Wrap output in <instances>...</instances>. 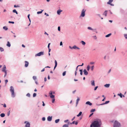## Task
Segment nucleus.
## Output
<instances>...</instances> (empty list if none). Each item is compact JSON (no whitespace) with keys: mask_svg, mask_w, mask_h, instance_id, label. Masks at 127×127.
Returning a JSON list of instances; mask_svg holds the SVG:
<instances>
[{"mask_svg":"<svg viewBox=\"0 0 127 127\" xmlns=\"http://www.w3.org/2000/svg\"><path fill=\"white\" fill-rule=\"evenodd\" d=\"M81 43H82V44L83 45H84L86 44L85 42H84V41H81Z\"/></svg>","mask_w":127,"mask_h":127,"instance_id":"nucleus-25","label":"nucleus"},{"mask_svg":"<svg viewBox=\"0 0 127 127\" xmlns=\"http://www.w3.org/2000/svg\"><path fill=\"white\" fill-rule=\"evenodd\" d=\"M14 7H19L20 6L19 5H14Z\"/></svg>","mask_w":127,"mask_h":127,"instance_id":"nucleus-43","label":"nucleus"},{"mask_svg":"<svg viewBox=\"0 0 127 127\" xmlns=\"http://www.w3.org/2000/svg\"><path fill=\"white\" fill-rule=\"evenodd\" d=\"M86 11V10H85L84 9H82V12L81 13L80 15V16L82 17H84L85 16V12Z\"/></svg>","mask_w":127,"mask_h":127,"instance_id":"nucleus-4","label":"nucleus"},{"mask_svg":"<svg viewBox=\"0 0 127 127\" xmlns=\"http://www.w3.org/2000/svg\"><path fill=\"white\" fill-rule=\"evenodd\" d=\"M114 127H121L120 124L118 122L116 121L114 123Z\"/></svg>","mask_w":127,"mask_h":127,"instance_id":"nucleus-3","label":"nucleus"},{"mask_svg":"<svg viewBox=\"0 0 127 127\" xmlns=\"http://www.w3.org/2000/svg\"><path fill=\"white\" fill-rule=\"evenodd\" d=\"M60 46L62 45H63V43L62 41L60 43Z\"/></svg>","mask_w":127,"mask_h":127,"instance_id":"nucleus-56","label":"nucleus"},{"mask_svg":"<svg viewBox=\"0 0 127 127\" xmlns=\"http://www.w3.org/2000/svg\"><path fill=\"white\" fill-rule=\"evenodd\" d=\"M88 29L89 30H93V29L92 28L90 27H88Z\"/></svg>","mask_w":127,"mask_h":127,"instance_id":"nucleus-45","label":"nucleus"},{"mask_svg":"<svg viewBox=\"0 0 127 127\" xmlns=\"http://www.w3.org/2000/svg\"><path fill=\"white\" fill-rule=\"evenodd\" d=\"M109 101H106L105 103H103V104H100V105H103V104H107L108 103H109Z\"/></svg>","mask_w":127,"mask_h":127,"instance_id":"nucleus-22","label":"nucleus"},{"mask_svg":"<svg viewBox=\"0 0 127 127\" xmlns=\"http://www.w3.org/2000/svg\"><path fill=\"white\" fill-rule=\"evenodd\" d=\"M30 14H29L28 16V18L29 19H30Z\"/></svg>","mask_w":127,"mask_h":127,"instance_id":"nucleus-63","label":"nucleus"},{"mask_svg":"<svg viewBox=\"0 0 127 127\" xmlns=\"http://www.w3.org/2000/svg\"><path fill=\"white\" fill-rule=\"evenodd\" d=\"M93 114V113L92 114H91L89 116V117H91L92 116V115Z\"/></svg>","mask_w":127,"mask_h":127,"instance_id":"nucleus-61","label":"nucleus"},{"mask_svg":"<svg viewBox=\"0 0 127 127\" xmlns=\"http://www.w3.org/2000/svg\"><path fill=\"white\" fill-rule=\"evenodd\" d=\"M4 73H5V74L4 75V77H5L6 76V75L7 74V72H5Z\"/></svg>","mask_w":127,"mask_h":127,"instance_id":"nucleus-57","label":"nucleus"},{"mask_svg":"<svg viewBox=\"0 0 127 127\" xmlns=\"http://www.w3.org/2000/svg\"><path fill=\"white\" fill-rule=\"evenodd\" d=\"M75 117H73V118L72 119H71V121H73V120H74V119H75Z\"/></svg>","mask_w":127,"mask_h":127,"instance_id":"nucleus-60","label":"nucleus"},{"mask_svg":"<svg viewBox=\"0 0 127 127\" xmlns=\"http://www.w3.org/2000/svg\"><path fill=\"white\" fill-rule=\"evenodd\" d=\"M8 22L9 23H11L12 24H14V22L10 21H9Z\"/></svg>","mask_w":127,"mask_h":127,"instance_id":"nucleus-44","label":"nucleus"},{"mask_svg":"<svg viewBox=\"0 0 127 127\" xmlns=\"http://www.w3.org/2000/svg\"><path fill=\"white\" fill-rule=\"evenodd\" d=\"M10 91L11 93V96L12 97H14L15 96V94L14 93V90L13 87L12 86L10 87Z\"/></svg>","mask_w":127,"mask_h":127,"instance_id":"nucleus-2","label":"nucleus"},{"mask_svg":"<svg viewBox=\"0 0 127 127\" xmlns=\"http://www.w3.org/2000/svg\"><path fill=\"white\" fill-rule=\"evenodd\" d=\"M98 86H96V87L95 88V89H94V90H95V91L97 89V88H98Z\"/></svg>","mask_w":127,"mask_h":127,"instance_id":"nucleus-51","label":"nucleus"},{"mask_svg":"<svg viewBox=\"0 0 127 127\" xmlns=\"http://www.w3.org/2000/svg\"><path fill=\"white\" fill-rule=\"evenodd\" d=\"M50 97L51 98H54L55 96L52 95H50Z\"/></svg>","mask_w":127,"mask_h":127,"instance_id":"nucleus-34","label":"nucleus"},{"mask_svg":"<svg viewBox=\"0 0 127 127\" xmlns=\"http://www.w3.org/2000/svg\"><path fill=\"white\" fill-rule=\"evenodd\" d=\"M66 71H65L63 73V76H64L66 74Z\"/></svg>","mask_w":127,"mask_h":127,"instance_id":"nucleus-35","label":"nucleus"},{"mask_svg":"<svg viewBox=\"0 0 127 127\" xmlns=\"http://www.w3.org/2000/svg\"><path fill=\"white\" fill-rule=\"evenodd\" d=\"M80 100V98L79 97H77V99L76 100V106H77V105L78 104V102Z\"/></svg>","mask_w":127,"mask_h":127,"instance_id":"nucleus-17","label":"nucleus"},{"mask_svg":"<svg viewBox=\"0 0 127 127\" xmlns=\"http://www.w3.org/2000/svg\"><path fill=\"white\" fill-rule=\"evenodd\" d=\"M24 123L26 124L25 127H30V124L29 122L26 121Z\"/></svg>","mask_w":127,"mask_h":127,"instance_id":"nucleus-6","label":"nucleus"},{"mask_svg":"<svg viewBox=\"0 0 127 127\" xmlns=\"http://www.w3.org/2000/svg\"><path fill=\"white\" fill-rule=\"evenodd\" d=\"M43 11V10H42V11H38V12H37V13L38 14L41 13H42V12Z\"/></svg>","mask_w":127,"mask_h":127,"instance_id":"nucleus-26","label":"nucleus"},{"mask_svg":"<svg viewBox=\"0 0 127 127\" xmlns=\"http://www.w3.org/2000/svg\"><path fill=\"white\" fill-rule=\"evenodd\" d=\"M101 122L100 120L94 121L91 125V127H100Z\"/></svg>","mask_w":127,"mask_h":127,"instance_id":"nucleus-1","label":"nucleus"},{"mask_svg":"<svg viewBox=\"0 0 127 127\" xmlns=\"http://www.w3.org/2000/svg\"><path fill=\"white\" fill-rule=\"evenodd\" d=\"M107 11H105L103 13V15H104L105 16H107Z\"/></svg>","mask_w":127,"mask_h":127,"instance_id":"nucleus-18","label":"nucleus"},{"mask_svg":"<svg viewBox=\"0 0 127 127\" xmlns=\"http://www.w3.org/2000/svg\"><path fill=\"white\" fill-rule=\"evenodd\" d=\"M52 119V117L50 116H48L47 118V120L48 121H51Z\"/></svg>","mask_w":127,"mask_h":127,"instance_id":"nucleus-12","label":"nucleus"},{"mask_svg":"<svg viewBox=\"0 0 127 127\" xmlns=\"http://www.w3.org/2000/svg\"><path fill=\"white\" fill-rule=\"evenodd\" d=\"M86 104H88L90 106H91L92 105V103L90 102V101H88L86 102Z\"/></svg>","mask_w":127,"mask_h":127,"instance_id":"nucleus-13","label":"nucleus"},{"mask_svg":"<svg viewBox=\"0 0 127 127\" xmlns=\"http://www.w3.org/2000/svg\"><path fill=\"white\" fill-rule=\"evenodd\" d=\"M83 72H84V74L85 75H87L88 74V72L85 69L84 70Z\"/></svg>","mask_w":127,"mask_h":127,"instance_id":"nucleus-10","label":"nucleus"},{"mask_svg":"<svg viewBox=\"0 0 127 127\" xmlns=\"http://www.w3.org/2000/svg\"><path fill=\"white\" fill-rule=\"evenodd\" d=\"M13 12L14 13H16V14H18V12H17L16 11V10L15 9L13 10Z\"/></svg>","mask_w":127,"mask_h":127,"instance_id":"nucleus-32","label":"nucleus"},{"mask_svg":"<svg viewBox=\"0 0 127 127\" xmlns=\"http://www.w3.org/2000/svg\"><path fill=\"white\" fill-rule=\"evenodd\" d=\"M8 82V80H5V82L6 84Z\"/></svg>","mask_w":127,"mask_h":127,"instance_id":"nucleus-59","label":"nucleus"},{"mask_svg":"<svg viewBox=\"0 0 127 127\" xmlns=\"http://www.w3.org/2000/svg\"><path fill=\"white\" fill-rule=\"evenodd\" d=\"M91 84L93 86H95V81L94 80L92 81H91Z\"/></svg>","mask_w":127,"mask_h":127,"instance_id":"nucleus-16","label":"nucleus"},{"mask_svg":"<svg viewBox=\"0 0 127 127\" xmlns=\"http://www.w3.org/2000/svg\"><path fill=\"white\" fill-rule=\"evenodd\" d=\"M69 124H64L63 125L62 127H68Z\"/></svg>","mask_w":127,"mask_h":127,"instance_id":"nucleus-23","label":"nucleus"},{"mask_svg":"<svg viewBox=\"0 0 127 127\" xmlns=\"http://www.w3.org/2000/svg\"><path fill=\"white\" fill-rule=\"evenodd\" d=\"M55 99L54 98H53V99L52 101V103H54V102H55Z\"/></svg>","mask_w":127,"mask_h":127,"instance_id":"nucleus-42","label":"nucleus"},{"mask_svg":"<svg viewBox=\"0 0 127 127\" xmlns=\"http://www.w3.org/2000/svg\"><path fill=\"white\" fill-rule=\"evenodd\" d=\"M45 70L44 68H43L41 70V72H43Z\"/></svg>","mask_w":127,"mask_h":127,"instance_id":"nucleus-62","label":"nucleus"},{"mask_svg":"<svg viewBox=\"0 0 127 127\" xmlns=\"http://www.w3.org/2000/svg\"><path fill=\"white\" fill-rule=\"evenodd\" d=\"M68 122V120H65L64 121V122H65V123H66L67 122Z\"/></svg>","mask_w":127,"mask_h":127,"instance_id":"nucleus-52","label":"nucleus"},{"mask_svg":"<svg viewBox=\"0 0 127 127\" xmlns=\"http://www.w3.org/2000/svg\"><path fill=\"white\" fill-rule=\"evenodd\" d=\"M94 68V66L93 65L92 66L91 68V70L92 71H93Z\"/></svg>","mask_w":127,"mask_h":127,"instance_id":"nucleus-36","label":"nucleus"},{"mask_svg":"<svg viewBox=\"0 0 127 127\" xmlns=\"http://www.w3.org/2000/svg\"><path fill=\"white\" fill-rule=\"evenodd\" d=\"M110 86V84H106L104 85V86L106 88H108Z\"/></svg>","mask_w":127,"mask_h":127,"instance_id":"nucleus-15","label":"nucleus"},{"mask_svg":"<svg viewBox=\"0 0 127 127\" xmlns=\"http://www.w3.org/2000/svg\"><path fill=\"white\" fill-rule=\"evenodd\" d=\"M62 11V10H58L57 11V14H58L60 15V13Z\"/></svg>","mask_w":127,"mask_h":127,"instance_id":"nucleus-19","label":"nucleus"},{"mask_svg":"<svg viewBox=\"0 0 127 127\" xmlns=\"http://www.w3.org/2000/svg\"><path fill=\"white\" fill-rule=\"evenodd\" d=\"M45 14L47 16H49V15L48 14L45 13Z\"/></svg>","mask_w":127,"mask_h":127,"instance_id":"nucleus-58","label":"nucleus"},{"mask_svg":"<svg viewBox=\"0 0 127 127\" xmlns=\"http://www.w3.org/2000/svg\"><path fill=\"white\" fill-rule=\"evenodd\" d=\"M45 117H43L42 118V120L43 121H44L45 120Z\"/></svg>","mask_w":127,"mask_h":127,"instance_id":"nucleus-54","label":"nucleus"},{"mask_svg":"<svg viewBox=\"0 0 127 127\" xmlns=\"http://www.w3.org/2000/svg\"><path fill=\"white\" fill-rule=\"evenodd\" d=\"M124 36L126 39H127V34H125Z\"/></svg>","mask_w":127,"mask_h":127,"instance_id":"nucleus-47","label":"nucleus"},{"mask_svg":"<svg viewBox=\"0 0 127 127\" xmlns=\"http://www.w3.org/2000/svg\"><path fill=\"white\" fill-rule=\"evenodd\" d=\"M22 47H24V48L25 47V45H23V44H22Z\"/></svg>","mask_w":127,"mask_h":127,"instance_id":"nucleus-64","label":"nucleus"},{"mask_svg":"<svg viewBox=\"0 0 127 127\" xmlns=\"http://www.w3.org/2000/svg\"><path fill=\"white\" fill-rule=\"evenodd\" d=\"M94 38L95 39H96L97 38L96 36H93Z\"/></svg>","mask_w":127,"mask_h":127,"instance_id":"nucleus-49","label":"nucleus"},{"mask_svg":"<svg viewBox=\"0 0 127 127\" xmlns=\"http://www.w3.org/2000/svg\"><path fill=\"white\" fill-rule=\"evenodd\" d=\"M0 50L1 52H3L4 51V49L3 48H2L1 47H0Z\"/></svg>","mask_w":127,"mask_h":127,"instance_id":"nucleus-33","label":"nucleus"},{"mask_svg":"<svg viewBox=\"0 0 127 127\" xmlns=\"http://www.w3.org/2000/svg\"><path fill=\"white\" fill-rule=\"evenodd\" d=\"M44 54V52H41L39 53L36 54L35 55V56H39L41 55H43Z\"/></svg>","mask_w":127,"mask_h":127,"instance_id":"nucleus-5","label":"nucleus"},{"mask_svg":"<svg viewBox=\"0 0 127 127\" xmlns=\"http://www.w3.org/2000/svg\"><path fill=\"white\" fill-rule=\"evenodd\" d=\"M5 114L4 113H2L0 114V116L2 117H4Z\"/></svg>","mask_w":127,"mask_h":127,"instance_id":"nucleus-21","label":"nucleus"},{"mask_svg":"<svg viewBox=\"0 0 127 127\" xmlns=\"http://www.w3.org/2000/svg\"><path fill=\"white\" fill-rule=\"evenodd\" d=\"M119 95L121 98H122V97L123 96L124 97H125V96L124 95H123L121 93H120V94H119Z\"/></svg>","mask_w":127,"mask_h":127,"instance_id":"nucleus-31","label":"nucleus"},{"mask_svg":"<svg viewBox=\"0 0 127 127\" xmlns=\"http://www.w3.org/2000/svg\"><path fill=\"white\" fill-rule=\"evenodd\" d=\"M3 29L6 30H7L8 29L6 27V26L3 27Z\"/></svg>","mask_w":127,"mask_h":127,"instance_id":"nucleus-30","label":"nucleus"},{"mask_svg":"<svg viewBox=\"0 0 127 127\" xmlns=\"http://www.w3.org/2000/svg\"><path fill=\"white\" fill-rule=\"evenodd\" d=\"M26 96L28 97H30V95L29 93H28L26 95Z\"/></svg>","mask_w":127,"mask_h":127,"instance_id":"nucleus-37","label":"nucleus"},{"mask_svg":"<svg viewBox=\"0 0 127 127\" xmlns=\"http://www.w3.org/2000/svg\"><path fill=\"white\" fill-rule=\"evenodd\" d=\"M33 78L34 80H35L36 79V77L35 76H33Z\"/></svg>","mask_w":127,"mask_h":127,"instance_id":"nucleus-38","label":"nucleus"},{"mask_svg":"<svg viewBox=\"0 0 127 127\" xmlns=\"http://www.w3.org/2000/svg\"><path fill=\"white\" fill-rule=\"evenodd\" d=\"M113 0H109V1L107 2L108 4L110 5L111 6H113L114 5L111 3L113 1Z\"/></svg>","mask_w":127,"mask_h":127,"instance_id":"nucleus-9","label":"nucleus"},{"mask_svg":"<svg viewBox=\"0 0 127 127\" xmlns=\"http://www.w3.org/2000/svg\"><path fill=\"white\" fill-rule=\"evenodd\" d=\"M55 65L54 67V69L56 68V67L57 65V62L56 60H55Z\"/></svg>","mask_w":127,"mask_h":127,"instance_id":"nucleus-14","label":"nucleus"},{"mask_svg":"<svg viewBox=\"0 0 127 127\" xmlns=\"http://www.w3.org/2000/svg\"><path fill=\"white\" fill-rule=\"evenodd\" d=\"M6 67L5 65H3V67L2 68V72H6L7 71L6 70Z\"/></svg>","mask_w":127,"mask_h":127,"instance_id":"nucleus-7","label":"nucleus"},{"mask_svg":"<svg viewBox=\"0 0 127 127\" xmlns=\"http://www.w3.org/2000/svg\"><path fill=\"white\" fill-rule=\"evenodd\" d=\"M3 106L4 107H6V104H4Z\"/></svg>","mask_w":127,"mask_h":127,"instance_id":"nucleus-55","label":"nucleus"},{"mask_svg":"<svg viewBox=\"0 0 127 127\" xmlns=\"http://www.w3.org/2000/svg\"><path fill=\"white\" fill-rule=\"evenodd\" d=\"M58 30L59 31H60V28L59 26L58 27Z\"/></svg>","mask_w":127,"mask_h":127,"instance_id":"nucleus-50","label":"nucleus"},{"mask_svg":"<svg viewBox=\"0 0 127 127\" xmlns=\"http://www.w3.org/2000/svg\"><path fill=\"white\" fill-rule=\"evenodd\" d=\"M49 94L50 95H52V91H50L49 93Z\"/></svg>","mask_w":127,"mask_h":127,"instance_id":"nucleus-48","label":"nucleus"},{"mask_svg":"<svg viewBox=\"0 0 127 127\" xmlns=\"http://www.w3.org/2000/svg\"><path fill=\"white\" fill-rule=\"evenodd\" d=\"M76 48L77 47L76 46H74L72 47V48L75 49H76Z\"/></svg>","mask_w":127,"mask_h":127,"instance_id":"nucleus-41","label":"nucleus"},{"mask_svg":"<svg viewBox=\"0 0 127 127\" xmlns=\"http://www.w3.org/2000/svg\"><path fill=\"white\" fill-rule=\"evenodd\" d=\"M82 114V112H80L77 115V117H79L80 116H81Z\"/></svg>","mask_w":127,"mask_h":127,"instance_id":"nucleus-24","label":"nucleus"},{"mask_svg":"<svg viewBox=\"0 0 127 127\" xmlns=\"http://www.w3.org/2000/svg\"><path fill=\"white\" fill-rule=\"evenodd\" d=\"M95 64V63L94 62H91L90 63V64Z\"/></svg>","mask_w":127,"mask_h":127,"instance_id":"nucleus-46","label":"nucleus"},{"mask_svg":"<svg viewBox=\"0 0 127 127\" xmlns=\"http://www.w3.org/2000/svg\"><path fill=\"white\" fill-rule=\"evenodd\" d=\"M95 111V109H92L91 110V112H92Z\"/></svg>","mask_w":127,"mask_h":127,"instance_id":"nucleus-39","label":"nucleus"},{"mask_svg":"<svg viewBox=\"0 0 127 127\" xmlns=\"http://www.w3.org/2000/svg\"><path fill=\"white\" fill-rule=\"evenodd\" d=\"M111 34V33H109L105 36L106 37H108L110 36Z\"/></svg>","mask_w":127,"mask_h":127,"instance_id":"nucleus-29","label":"nucleus"},{"mask_svg":"<svg viewBox=\"0 0 127 127\" xmlns=\"http://www.w3.org/2000/svg\"><path fill=\"white\" fill-rule=\"evenodd\" d=\"M36 94L35 93H34L33 94V97H34L36 96Z\"/></svg>","mask_w":127,"mask_h":127,"instance_id":"nucleus-40","label":"nucleus"},{"mask_svg":"<svg viewBox=\"0 0 127 127\" xmlns=\"http://www.w3.org/2000/svg\"><path fill=\"white\" fill-rule=\"evenodd\" d=\"M67 123L68 124H75V125H77L78 124V122L77 121L75 122V121H73L72 123H70L69 122H68Z\"/></svg>","mask_w":127,"mask_h":127,"instance_id":"nucleus-8","label":"nucleus"},{"mask_svg":"<svg viewBox=\"0 0 127 127\" xmlns=\"http://www.w3.org/2000/svg\"><path fill=\"white\" fill-rule=\"evenodd\" d=\"M25 67H27L29 65V63L27 61H25Z\"/></svg>","mask_w":127,"mask_h":127,"instance_id":"nucleus-11","label":"nucleus"},{"mask_svg":"<svg viewBox=\"0 0 127 127\" xmlns=\"http://www.w3.org/2000/svg\"><path fill=\"white\" fill-rule=\"evenodd\" d=\"M6 45L9 47H10V44L9 41L7 42Z\"/></svg>","mask_w":127,"mask_h":127,"instance_id":"nucleus-20","label":"nucleus"},{"mask_svg":"<svg viewBox=\"0 0 127 127\" xmlns=\"http://www.w3.org/2000/svg\"><path fill=\"white\" fill-rule=\"evenodd\" d=\"M50 43H49L48 44V49H49V48H50L49 47H50Z\"/></svg>","mask_w":127,"mask_h":127,"instance_id":"nucleus-53","label":"nucleus"},{"mask_svg":"<svg viewBox=\"0 0 127 127\" xmlns=\"http://www.w3.org/2000/svg\"><path fill=\"white\" fill-rule=\"evenodd\" d=\"M60 121L59 119H57V120H55V122L56 123H58Z\"/></svg>","mask_w":127,"mask_h":127,"instance_id":"nucleus-27","label":"nucleus"},{"mask_svg":"<svg viewBox=\"0 0 127 127\" xmlns=\"http://www.w3.org/2000/svg\"><path fill=\"white\" fill-rule=\"evenodd\" d=\"M90 68V66L89 65H88L87 67V69L88 71H89Z\"/></svg>","mask_w":127,"mask_h":127,"instance_id":"nucleus-28","label":"nucleus"}]
</instances>
